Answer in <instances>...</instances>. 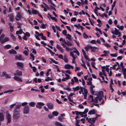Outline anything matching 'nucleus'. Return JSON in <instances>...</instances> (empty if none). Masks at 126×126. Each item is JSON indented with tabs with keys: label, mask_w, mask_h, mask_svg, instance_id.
I'll use <instances>...</instances> for the list:
<instances>
[{
	"label": "nucleus",
	"mask_w": 126,
	"mask_h": 126,
	"mask_svg": "<svg viewBox=\"0 0 126 126\" xmlns=\"http://www.w3.org/2000/svg\"><path fill=\"white\" fill-rule=\"evenodd\" d=\"M22 17L21 12H17L15 17V19L17 21H19Z\"/></svg>",
	"instance_id": "1"
},
{
	"label": "nucleus",
	"mask_w": 126,
	"mask_h": 126,
	"mask_svg": "<svg viewBox=\"0 0 126 126\" xmlns=\"http://www.w3.org/2000/svg\"><path fill=\"white\" fill-rule=\"evenodd\" d=\"M29 107L28 105L25 106L23 108V112L24 114H27L29 113Z\"/></svg>",
	"instance_id": "2"
},
{
	"label": "nucleus",
	"mask_w": 126,
	"mask_h": 126,
	"mask_svg": "<svg viewBox=\"0 0 126 126\" xmlns=\"http://www.w3.org/2000/svg\"><path fill=\"white\" fill-rule=\"evenodd\" d=\"M103 97V92L100 91L99 92L98 95L97 96V97L99 101H100L102 99V97Z\"/></svg>",
	"instance_id": "3"
},
{
	"label": "nucleus",
	"mask_w": 126,
	"mask_h": 126,
	"mask_svg": "<svg viewBox=\"0 0 126 126\" xmlns=\"http://www.w3.org/2000/svg\"><path fill=\"white\" fill-rule=\"evenodd\" d=\"M44 105V104L43 102H38L37 103V104L36 105V107L37 108L41 109L42 108V106Z\"/></svg>",
	"instance_id": "4"
},
{
	"label": "nucleus",
	"mask_w": 126,
	"mask_h": 126,
	"mask_svg": "<svg viewBox=\"0 0 126 126\" xmlns=\"http://www.w3.org/2000/svg\"><path fill=\"white\" fill-rule=\"evenodd\" d=\"M19 114L18 112L15 111L14 113L13 117L14 119H17L19 117Z\"/></svg>",
	"instance_id": "5"
},
{
	"label": "nucleus",
	"mask_w": 126,
	"mask_h": 126,
	"mask_svg": "<svg viewBox=\"0 0 126 126\" xmlns=\"http://www.w3.org/2000/svg\"><path fill=\"white\" fill-rule=\"evenodd\" d=\"M15 57V59L16 60H24V59L23 58L22 55H19L18 56L16 55Z\"/></svg>",
	"instance_id": "6"
},
{
	"label": "nucleus",
	"mask_w": 126,
	"mask_h": 126,
	"mask_svg": "<svg viewBox=\"0 0 126 126\" xmlns=\"http://www.w3.org/2000/svg\"><path fill=\"white\" fill-rule=\"evenodd\" d=\"M6 117L7 119V123H10L11 121V117L10 115L7 112L6 113Z\"/></svg>",
	"instance_id": "7"
},
{
	"label": "nucleus",
	"mask_w": 126,
	"mask_h": 126,
	"mask_svg": "<svg viewBox=\"0 0 126 126\" xmlns=\"http://www.w3.org/2000/svg\"><path fill=\"white\" fill-rule=\"evenodd\" d=\"M70 56H72L73 58L72 60V63H75V59L77 58V57L76 55L74 56L73 53L72 52H70Z\"/></svg>",
	"instance_id": "8"
},
{
	"label": "nucleus",
	"mask_w": 126,
	"mask_h": 126,
	"mask_svg": "<svg viewBox=\"0 0 126 126\" xmlns=\"http://www.w3.org/2000/svg\"><path fill=\"white\" fill-rule=\"evenodd\" d=\"M116 64H114L113 66L112 67H110V68H113V69L115 70V66L117 65H118V67L116 69V70L117 71L119 69H120V68L119 67L120 65L119 63L118 62H116Z\"/></svg>",
	"instance_id": "9"
},
{
	"label": "nucleus",
	"mask_w": 126,
	"mask_h": 126,
	"mask_svg": "<svg viewBox=\"0 0 126 126\" xmlns=\"http://www.w3.org/2000/svg\"><path fill=\"white\" fill-rule=\"evenodd\" d=\"M16 64L20 68H23L24 67V64L22 62H18Z\"/></svg>",
	"instance_id": "10"
},
{
	"label": "nucleus",
	"mask_w": 126,
	"mask_h": 126,
	"mask_svg": "<svg viewBox=\"0 0 126 126\" xmlns=\"http://www.w3.org/2000/svg\"><path fill=\"white\" fill-rule=\"evenodd\" d=\"M47 105L48 108L49 110H52L53 108V104L51 103H47Z\"/></svg>",
	"instance_id": "11"
},
{
	"label": "nucleus",
	"mask_w": 126,
	"mask_h": 126,
	"mask_svg": "<svg viewBox=\"0 0 126 126\" xmlns=\"http://www.w3.org/2000/svg\"><path fill=\"white\" fill-rule=\"evenodd\" d=\"M64 68L66 69H70V68L73 69V67L69 64H66L64 66Z\"/></svg>",
	"instance_id": "12"
},
{
	"label": "nucleus",
	"mask_w": 126,
	"mask_h": 126,
	"mask_svg": "<svg viewBox=\"0 0 126 126\" xmlns=\"http://www.w3.org/2000/svg\"><path fill=\"white\" fill-rule=\"evenodd\" d=\"M74 79L75 80V82H78V79L76 77H74L73 78V79H72L71 80V84L72 85L74 84Z\"/></svg>",
	"instance_id": "13"
},
{
	"label": "nucleus",
	"mask_w": 126,
	"mask_h": 126,
	"mask_svg": "<svg viewBox=\"0 0 126 126\" xmlns=\"http://www.w3.org/2000/svg\"><path fill=\"white\" fill-rule=\"evenodd\" d=\"M56 48L57 49H59V50L60 51H61L62 53H63V49L62 47L59 45L57 44L56 45Z\"/></svg>",
	"instance_id": "14"
},
{
	"label": "nucleus",
	"mask_w": 126,
	"mask_h": 126,
	"mask_svg": "<svg viewBox=\"0 0 126 126\" xmlns=\"http://www.w3.org/2000/svg\"><path fill=\"white\" fill-rule=\"evenodd\" d=\"M113 34H115L116 35H117L118 34H119V33H120V32H119V31L116 28H115V30L114 31V32H111Z\"/></svg>",
	"instance_id": "15"
},
{
	"label": "nucleus",
	"mask_w": 126,
	"mask_h": 126,
	"mask_svg": "<svg viewBox=\"0 0 126 126\" xmlns=\"http://www.w3.org/2000/svg\"><path fill=\"white\" fill-rule=\"evenodd\" d=\"M13 78L16 81H18L19 82H22L23 81L21 79L16 76L14 77Z\"/></svg>",
	"instance_id": "16"
},
{
	"label": "nucleus",
	"mask_w": 126,
	"mask_h": 126,
	"mask_svg": "<svg viewBox=\"0 0 126 126\" xmlns=\"http://www.w3.org/2000/svg\"><path fill=\"white\" fill-rule=\"evenodd\" d=\"M61 44L62 45L63 47H65V48L66 50L67 51L69 50L72 49L68 47L65 46V45L63 43H61Z\"/></svg>",
	"instance_id": "17"
},
{
	"label": "nucleus",
	"mask_w": 126,
	"mask_h": 126,
	"mask_svg": "<svg viewBox=\"0 0 126 126\" xmlns=\"http://www.w3.org/2000/svg\"><path fill=\"white\" fill-rule=\"evenodd\" d=\"M94 87V86L92 85L90 88V92L92 95H94V92L93 91V88Z\"/></svg>",
	"instance_id": "18"
},
{
	"label": "nucleus",
	"mask_w": 126,
	"mask_h": 126,
	"mask_svg": "<svg viewBox=\"0 0 126 126\" xmlns=\"http://www.w3.org/2000/svg\"><path fill=\"white\" fill-rule=\"evenodd\" d=\"M8 16L9 18L10 21L11 22L13 21L14 19V16L12 15H8Z\"/></svg>",
	"instance_id": "19"
},
{
	"label": "nucleus",
	"mask_w": 126,
	"mask_h": 126,
	"mask_svg": "<svg viewBox=\"0 0 126 126\" xmlns=\"http://www.w3.org/2000/svg\"><path fill=\"white\" fill-rule=\"evenodd\" d=\"M9 53L11 54H16L17 52L16 51L13 49H11L9 51Z\"/></svg>",
	"instance_id": "20"
},
{
	"label": "nucleus",
	"mask_w": 126,
	"mask_h": 126,
	"mask_svg": "<svg viewBox=\"0 0 126 126\" xmlns=\"http://www.w3.org/2000/svg\"><path fill=\"white\" fill-rule=\"evenodd\" d=\"M9 38L8 37H5L1 41V43H3L5 42L9 41Z\"/></svg>",
	"instance_id": "21"
},
{
	"label": "nucleus",
	"mask_w": 126,
	"mask_h": 126,
	"mask_svg": "<svg viewBox=\"0 0 126 126\" xmlns=\"http://www.w3.org/2000/svg\"><path fill=\"white\" fill-rule=\"evenodd\" d=\"M23 31L22 29H20L19 31H17L16 32V34H21L22 33Z\"/></svg>",
	"instance_id": "22"
},
{
	"label": "nucleus",
	"mask_w": 126,
	"mask_h": 126,
	"mask_svg": "<svg viewBox=\"0 0 126 126\" xmlns=\"http://www.w3.org/2000/svg\"><path fill=\"white\" fill-rule=\"evenodd\" d=\"M95 120H94V118H90L89 119L88 121V122L90 123H94L95 121Z\"/></svg>",
	"instance_id": "23"
},
{
	"label": "nucleus",
	"mask_w": 126,
	"mask_h": 126,
	"mask_svg": "<svg viewBox=\"0 0 126 126\" xmlns=\"http://www.w3.org/2000/svg\"><path fill=\"white\" fill-rule=\"evenodd\" d=\"M4 119V116L3 114L1 113H0V121H3Z\"/></svg>",
	"instance_id": "24"
},
{
	"label": "nucleus",
	"mask_w": 126,
	"mask_h": 126,
	"mask_svg": "<svg viewBox=\"0 0 126 126\" xmlns=\"http://www.w3.org/2000/svg\"><path fill=\"white\" fill-rule=\"evenodd\" d=\"M95 110H93L90 111L88 113V114L89 115L91 114H95Z\"/></svg>",
	"instance_id": "25"
},
{
	"label": "nucleus",
	"mask_w": 126,
	"mask_h": 126,
	"mask_svg": "<svg viewBox=\"0 0 126 126\" xmlns=\"http://www.w3.org/2000/svg\"><path fill=\"white\" fill-rule=\"evenodd\" d=\"M88 100L90 102H93L94 99L93 96L91 95H90L89 96Z\"/></svg>",
	"instance_id": "26"
},
{
	"label": "nucleus",
	"mask_w": 126,
	"mask_h": 126,
	"mask_svg": "<svg viewBox=\"0 0 126 126\" xmlns=\"http://www.w3.org/2000/svg\"><path fill=\"white\" fill-rule=\"evenodd\" d=\"M90 49L92 51L94 52L96 50L97 48L95 47H92L91 46Z\"/></svg>",
	"instance_id": "27"
},
{
	"label": "nucleus",
	"mask_w": 126,
	"mask_h": 126,
	"mask_svg": "<svg viewBox=\"0 0 126 126\" xmlns=\"http://www.w3.org/2000/svg\"><path fill=\"white\" fill-rule=\"evenodd\" d=\"M21 106V104L20 103H18V104L16 105L15 108L16 109H19Z\"/></svg>",
	"instance_id": "28"
},
{
	"label": "nucleus",
	"mask_w": 126,
	"mask_h": 126,
	"mask_svg": "<svg viewBox=\"0 0 126 126\" xmlns=\"http://www.w3.org/2000/svg\"><path fill=\"white\" fill-rule=\"evenodd\" d=\"M35 104V103L34 102H31L29 103L30 106L31 107H34Z\"/></svg>",
	"instance_id": "29"
},
{
	"label": "nucleus",
	"mask_w": 126,
	"mask_h": 126,
	"mask_svg": "<svg viewBox=\"0 0 126 126\" xmlns=\"http://www.w3.org/2000/svg\"><path fill=\"white\" fill-rule=\"evenodd\" d=\"M16 72L18 75L21 76L22 75V72L20 71L17 70L16 71Z\"/></svg>",
	"instance_id": "30"
},
{
	"label": "nucleus",
	"mask_w": 126,
	"mask_h": 126,
	"mask_svg": "<svg viewBox=\"0 0 126 126\" xmlns=\"http://www.w3.org/2000/svg\"><path fill=\"white\" fill-rule=\"evenodd\" d=\"M72 89L74 90V92H75L79 90L80 89V88L79 86H77L75 87H73Z\"/></svg>",
	"instance_id": "31"
},
{
	"label": "nucleus",
	"mask_w": 126,
	"mask_h": 126,
	"mask_svg": "<svg viewBox=\"0 0 126 126\" xmlns=\"http://www.w3.org/2000/svg\"><path fill=\"white\" fill-rule=\"evenodd\" d=\"M32 13L36 15L37 14H38V11H37V10L35 9H32Z\"/></svg>",
	"instance_id": "32"
},
{
	"label": "nucleus",
	"mask_w": 126,
	"mask_h": 126,
	"mask_svg": "<svg viewBox=\"0 0 126 126\" xmlns=\"http://www.w3.org/2000/svg\"><path fill=\"white\" fill-rule=\"evenodd\" d=\"M91 46L88 45L87 46L85 47V49L87 51H88L89 49H90Z\"/></svg>",
	"instance_id": "33"
},
{
	"label": "nucleus",
	"mask_w": 126,
	"mask_h": 126,
	"mask_svg": "<svg viewBox=\"0 0 126 126\" xmlns=\"http://www.w3.org/2000/svg\"><path fill=\"white\" fill-rule=\"evenodd\" d=\"M74 50L73 51V52L77 54V55L79 56V53L78 50L76 49L75 48H74Z\"/></svg>",
	"instance_id": "34"
},
{
	"label": "nucleus",
	"mask_w": 126,
	"mask_h": 126,
	"mask_svg": "<svg viewBox=\"0 0 126 126\" xmlns=\"http://www.w3.org/2000/svg\"><path fill=\"white\" fill-rule=\"evenodd\" d=\"M66 38L68 39L69 40H70L71 39V36L69 34H66L65 35Z\"/></svg>",
	"instance_id": "35"
},
{
	"label": "nucleus",
	"mask_w": 126,
	"mask_h": 126,
	"mask_svg": "<svg viewBox=\"0 0 126 126\" xmlns=\"http://www.w3.org/2000/svg\"><path fill=\"white\" fill-rule=\"evenodd\" d=\"M66 44L68 46H71L72 45H74V44L72 42H66Z\"/></svg>",
	"instance_id": "36"
},
{
	"label": "nucleus",
	"mask_w": 126,
	"mask_h": 126,
	"mask_svg": "<svg viewBox=\"0 0 126 126\" xmlns=\"http://www.w3.org/2000/svg\"><path fill=\"white\" fill-rule=\"evenodd\" d=\"M55 124L57 126H63L62 123L58 122H55Z\"/></svg>",
	"instance_id": "37"
},
{
	"label": "nucleus",
	"mask_w": 126,
	"mask_h": 126,
	"mask_svg": "<svg viewBox=\"0 0 126 126\" xmlns=\"http://www.w3.org/2000/svg\"><path fill=\"white\" fill-rule=\"evenodd\" d=\"M11 47V46L10 45L8 44L4 46V48L8 49L10 48Z\"/></svg>",
	"instance_id": "38"
},
{
	"label": "nucleus",
	"mask_w": 126,
	"mask_h": 126,
	"mask_svg": "<svg viewBox=\"0 0 126 126\" xmlns=\"http://www.w3.org/2000/svg\"><path fill=\"white\" fill-rule=\"evenodd\" d=\"M122 72L123 73V74H126V68H122Z\"/></svg>",
	"instance_id": "39"
},
{
	"label": "nucleus",
	"mask_w": 126,
	"mask_h": 126,
	"mask_svg": "<svg viewBox=\"0 0 126 126\" xmlns=\"http://www.w3.org/2000/svg\"><path fill=\"white\" fill-rule=\"evenodd\" d=\"M52 114L55 116H57L58 114V112L56 111H54L52 112Z\"/></svg>",
	"instance_id": "40"
},
{
	"label": "nucleus",
	"mask_w": 126,
	"mask_h": 126,
	"mask_svg": "<svg viewBox=\"0 0 126 126\" xmlns=\"http://www.w3.org/2000/svg\"><path fill=\"white\" fill-rule=\"evenodd\" d=\"M70 77H65L64 78H63L62 79V81H66V80H67L70 79Z\"/></svg>",
	"instance_id": "41"
},
{
	"label": "nucleus",
	"mask_w": 126,
	"mask_h": 126,
	"mask_svg": "<svg viewBox=\"0 0 126 126\" xmlns=\"http://www.w3.org/2000/svg\"><path fill=\"white\" fill-rule=\"evenodd\" d=\"M10 36L14 40H15L16 39V38L15 37V36L13 35V34H10Z\"/></svg>",
	"instance_id": "42"
},
{
	"label": "nucleus",
	"mask_w": 126,
	"mask_h": 126,
	"mask_svg": "<svg viewBox=\"0 0 126 126\" xmlns=\"http://www.w3.org/2000/svg\"><path fill=\"white\" fill-rule=\"evenodd\" d=\"M41 38L42 39L44 40H46V37L43 36V35L42 33H41Z\"/></svg>",
	"instance_id": "43"
},
{
	"label": "nucleus",
	"mask_w": 126,
	"mask_h": 126,
	"mask_svg": "<svg viewBox=\"0 0 126 126\" xmlns=\"http://www.w3.org/2000/svg\"><path fill=\"white\" fill-rule=\"evenodd\" d=\"M50 17L53 20H54L55 21H57V20L56 18L54 17H52L51 15H50Z\"/></svg>",
	"instance_id": "44"
},
{
	"label": "nucleus",
	"mask_w": 126,
	"mask_h": 126,
	"mask_svg": "<svg viewBox=\"0 0 126 126\" xmlns=\"http://www.w3.org/2000/svg\"><path fill=\"white\" fill-rule=\"evenodd\" d=\"M110 55L112 57H116L117 56V53L115 54H110Z\"/></svg>",
	"instance_id": "45"
},
{
	"label": "nucleus",
	"mask_w": 126,
	"mask_h": 126,
	"mask_svg": "<svg viewBox=\"0 0 126 126\" xmlns=\"http://www.w3.org/2000/svg\"><path fill=\"white\" fill-rule=\"evenodd\" d=\"M98 98L97 97V96L96 97H95L94 99L93 100V102L97 103L98 102Z\"/></svg>",
	"instance_id": "46"
},
{
	"label": "nucleus",
	"mask_w": 126,
	"mask_h": 126,
	"mask_svg": "<svg viewBox=\"0 0 126 126\" xmlns=\"http://www.w3.org/2000/svg\"><path fill=\"white\" fill-rule=\"evenodd\" d=\"M91 65H92V66L94 68H95V69H97V68H96L95 66V63H94V62H92L91 63Z\"/></svg>",
	"instance_id": "47"
},
{
	"label": "nucleus",
	"mask_w": 126,
	"mask_h": 126,
	"mask_svg": "<svg viewBox=\"0 0 126 126\" xmlns=\"http://www.w3.org/2000/svg\"><path fill=\"white\" fill-rule=\"evenodd\" d=\"M45 80L46 81H47L49 80H52V79L48 77L47 79H45Z\"/></svg>",
	"instance_id": "48"
},
{
	"label": "nucleus",
	"mask_w": 126,
	"mask_h": 126,
	"mask_svg": "<svg viewBox=\"0 0 126 126\" xmlns=\"http://www.w3.org/2000/svg\"><path fill=\"white\" fill-rule=\"evenodd\" d=\"M81 0L82 3V5H84V3L85 4H87V0H85V1H84V3L83 2L82 0Z\"/></svg>",
	"instance_id": "49"
},
{
	"label": "nucleus",
	"mask_w": 126,
	"mask_h": 126,
	"mask_svg": "<svg viewBox=\"0 0 126 126\" xmlns=\"http://www.w3.org/2000/svg\"><path fill=\"white\" fill-rule=\"evenodd\" d=\"M23 53L26 56H27L28 55V51L26 50L23 52Z\"/></svg>",
	"instance_id": "50"
},
{
	"label": "nucleus",
	"mask_w": 126,
	"mask_h": 126,
	"mask_svg": "<svg viewBox=\"0 0 126 126\" xmlns=\"http://www.w3.org/2000/svg\"><path fill=\"white\" fill-rule=\"evenodd\" d=\"M64 61L66 62H68V59L66 56L65 55L64 56V59H63Z\"/></svg>",
	"instance_id": "51"
},
{
	"label": "nucleus",
	"mask_w": 126,
	"mask_h": 126,
	"mask_svg": "<svg viewBox=\"0 0 126 126\" xmlns=\"http://www.w3.org/2000/svg\"><path fill=\"white\" fill-rule=\"evenodd\" d=\"M14 103L13 104H12L10 106V108L12 109L16 105V103Z\"/></svg>",
	"instance_id": "52"
},
{
	"label": "nucleus",
	"mask_w": 126,
	"mask_h": 126,
	"mask_svg": "<svg viewBox=\"0 0 126 126\" xmlns=\"http://www.w3.org/2000/svg\"><path fill=\"white\" fill-rule=\"evenodd\" d=\"M10 28V31L11 32H13L14 30V29L13 28L14 26H10L9 27Z\"/></svg>",
	"instance_id": "53"
},
{
	"label": "nucleus",
	"mask_w": 126,
	"mask_h": 126,
	"mask_svg": "<svg viewBox=\"0 0 126 126\" xmlns=\"http://www.w3.org/2000/svg\"><path fill=\"white\" fill-rule=\"evenodd\" d=\"M103 53L104 54L107 55V56H108V54H109V51L106 50H104L103 51Z\"/></svg>",
	"instance_id": "54"
},
{
	"label": "nucleus",
	"mask_w": 126,
	"mask_h": 126,
	"mask_svg": "<svg viewBox=\"0 0 126 126\" xmlns=\"http://www.w3.org/2000/svg\"><path fill=\"white\" fill-rule=\"evenodd\" d=\"M30 56L32 58V60L33 61L35 59L32 53H31L30 54Z\"/></svg>",
	"instance_id": "55"
},
{
	"label": "nucleus",
	"mask_w": 126,
	"mask_h": 126,
	"mask_svg": "<svg viewBox=\"0 0 126 126\" xmlns=\"http://www.w3.org/2000/svg\"><path fill=\"white\" fill-rule=\"evenodd\" d=\"M102 72L103 75L105 76H106L107 75H106L105 73V69H102Z\"/></svg>",
	"instance_id": "56"
},
{
	"label": "nucleus",
	"mask_w": 126,
	"mask_h": 126,
	"mask_svg": "<svg viewBox=\"0 0 126 126\" xmlns=\"http://www.w3.org/2000/svg\"><path fill=\"white\" fill-rule=\"evenodd\" d=\"M62 33L63 35L65 36L67 33L66 31L65 30H64L63 31Z\"/></svg>",
	"instance_id": "57"
},
{
	"label": "nucleus",
	"mask_w": 126,
	"mask_h": 126,
	"mask_svg": "<svg viewBox=\"0 0 126 126\" xmlns=\"http://www.w3.org/2000/svg\"><path fill=\"white\" fill-rule=\"evenodd\" d=\"M58 119L59 121L60 122H62L63 121V118L61 116H59L58 117Z\"/></svg>",
	"instance_id": "58"
},
{
	"label": "nucleus",
	"mask_w": 126,
	"mask_h": 126,
	"mask_svg": "<svg viewBox=\"0 0 126 126\" xmlns=\"http://www.w3.org/2000/svg\"><path fill=\"white\" fill-rule=\"evenodd\" d=\"M6 74L7 73H6V72H3L2 73V74H1V76L2 77H4L5 76Z\"/></svg>",
	"instance_id": "59"
},
{
	"label": "nucleus",
	"mask_w": 126,
	"mask_h": 126,
	"mask_svg": "<svg viewBox=\"0 0 126 126\" xmlns=\"http://www.w3.org/2000/svg\"><path fill=\"white\" fill-rule=\"evenodd\" d=\"M5 77L7 79H10L11 77L10 75L7 74H6Z\"/></svg>",
	"instance_id": "60"
},
{
	"label": "nucleus",
	"mask_w": 126,
	"mask_h": 126,
	"mask_svg": "<svg viewBox=\"0 0 126 126\" xmlns=\"http://www.w3.org/2000/svg\"><path fill=\"white\" fill-rule=\"evenodd\" d=\"M35 32L36 34H37L38 36H41V33H41L40 34L39 32L37 31H35Z\"/></svg>",
	"instance_id": "61"
},
{
	"label": "nucleus",
	"mask_w": 126,
	"mask_h": 126,
	"mask_svg": "<svg viewBox=\"0 0 126 126\" xmlns=\"http://www.w3.org/2000/svg\"><path fill=\"white\" fill-rule=\"evenodd\" d=\"M44 108L46 111H49L48 109L46 106H44Z\"/></svg>",
	"instance_id": "62"
},
{
	"label": "nucleus",
	"mask_w": 126,
	"mask_h": 126,
	"mask_svg": "<svg viewBox=\"0 0 126 126\" xmlns=\"http://www.w3.org/2000/svg\"><path fill=\"white\" fill-rule=\"evenodd\" d=\"M76 19L75 17H73L72 18L71 20V21H76Z\"/></svg>",
	"instance_id": "63"
},
{
	"label": "nucleus",
	"mask_w": 126,
	"mask_h": 126,
	"mask_svg": "<svg viewBox=\"0 0 126 126\" xmlns=\"http://www.w3.org/2000/svg\"><path fill=\"white\" fill-rule=\"evenodd\" d=\"M28 103L27 102H25L22 103V104H21V105H22V106H23L24 105H26Z\"/></svg>",
	"instance_id": "64"
}]
</instances>
